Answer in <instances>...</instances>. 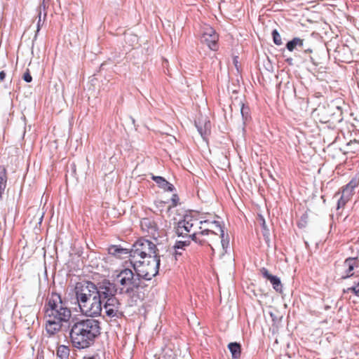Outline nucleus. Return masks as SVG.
<instances>
[{"label":"nucleus","mask_w":359,"mask_h":359,"mask_svg":"<svg viewBox=\"0 0 359 359\" xmlns=\"http://www.w3.org/2000/svg\"><path fill=\"white\" fill-rule=\"evenodd\" d=\"M151 241L138 239L130 250V262L139 276L154 277L158 273L160 257Z\"/></svg>","instance_id":"1"},{"label":"nucleus","mask_w":359,"mask_h":359,"mask_svg":"<svg viewBox=\"0 0 359 359\" xmlns=\"http://www.w3.org/2000/svg\"><path fill=\"white\" fill-rule=\"evenodd\" d=\"M104 280L97 285L91 281L79 282L75 286V295L81 312L89 317L100 316L102 311V297L107 290L103 289Z\"/></svg>","instance_id":"2"},{"label":"nucleus","mask_w":359,"mask_h":359,"mask_svg":"<svg viewBox=\"0 0 359 359\" xmlns=\"http://www.w3.org/2000/svg\"><path fill=\"white\" fill-rule=\"evenodd\" d=\"M101 332L100 323L93 318L77 320L72 322L69 330V339L72 346L84 349L93 346Z\"/></svg>","instance_id":"3"},{"label":"nucleus","mask_w":359,"mask_h":359,"mask_svg":"<svg viewBox=\"0 0 359 359\" xmlns=\"http://www.w3.org/2000/svg\"><path fill=\"white\" fill-rule=\"evenodd\" d=\"M152 278L139 276L137 273H134L131 269L126 268L116 274L111 284L118 294H126L135 300L142 299L144 294L142 290L147 287L145 281L150 280Z\"/></svg>","instance_id":"4"},{"label":"nucleus","mask_w":359,"mask_h":359,"mask_svg":"<svg viewBox=\"0 0 359 359\" xmlns=\"http://www.w3.org/2000/svg\"><path fill=\"white\" fill-rule=\"evenodd\" d=\"M45 317L50 318L62 324L69 323L72 311L62 302L59 294L53 292L44 305Z\"/></svg>","instance_id":"5"},{"label":"nucleus","mask_w":359,"mask_h":359,"mask_svg":"<svg viewBox=\"0 0 359 359\" xmlns=\"http://www.w3.org/2000/svg\"><path fill=\"white\" fill-rule=\"evenodd\" d=\"M106 289L107 294L106 297H102V309H104L106 316L111 320H116L123 316V311L121 309V304L116 297V290L109 280H104V287Z\"/></svg>","instance_id":"6"},{"label":"nucleus","mask_w":359,"mask_h":359,"mask_svg":"<svg viewBox=\"0 0 359 359\" xmlns=\"http://www.w3.org/2000/svg\"><path fill=\"white\" fill-rule=\"evenodd\" d=\"M211 233L213 235L216 239L217 240V236L213 234L211 230L208 229H205L203 231H200L199 232L192 233L191 235L184 237L185 240L184 241H176L174 249H180L184 250V248L189 245L191 243V240L195 241L196 243H199L200 245H204V243L206 241L205 239L201 237L205 234Z\"/></svg>","instance_id":"7"},{"label":"nucleus","mask_w":359,"mask_h":359,"mask_svg":"<svg viewBox=\"0 0 359 359\" xmlns=\"http://www.w3.org/2000/svg\"><path fill=\"white\" fill-rule=\"evenodd\" d=\"M194 226L193 219L191 215H185L182 219L180 220L174 227L175 233L178 237H185L191 235Z\"/></svg>","instance_id":"8"},{"label":"nucleus","mask_w":359,"mask_h":359,"mask_svg":"<svg viewBox=\"0 0 359 359\" xmlns=\"http://www.w3.org/2000/svg\"><path fill=\"white\" fill-rule=\"evenodd\" d=\"M218 39L219 35L212 27L208 25L203 27L201 41L202 42L205 43L210 49L212 50H216L217 49Z\"/></svg>","instance_id":"9"},{"label":"nucleus","mask_w":359,"mask_h":359,"mask_svg":"<svg viewBox=\"0 0 359 359\" xmlns=\"http://www.w3.org/2000/svg\"><path fill=\"white\" fill-rule=\"evenodd\" d=\"M261 272L263 277L270 281L273 285V288L276 292H280L282 291L283 285L281 284L280 279L278 276L271 274L266 268H262L261 269Z\"/></svg>","instance_id":"10"},{"label":"nucleus","mask_w":359,"mask_h":359,"mask_svg":"<svg viewBox=\"0 0 359 359\" xmlns=\"http://www.w3.org/2000/svg\"><path fill=\"white\" fill-rule=\"evenodd\" d=\"M46 318V331L50 337L54 336L61 330L63 324L50 318Z\"/></svg>","instance_id":"11"},{"label":"nucleus","mask_w":359,"mask_h":359,"mask_svg":"<svg viewBox=\"0 0 359 359\" xmlns=\"http://www.w3.org/2000/svg\"><path fill=\"white\" fill-rule=\"evenodd\" d=\"M140 226L143 231L154 236L157 227L154 221L150 218H143L140 221Z\"/></svg>","instance_id":"12"},{"label":"nucleus","mask_w":359,"mask_h":359,"mask_svg":"<svg viewBox=\"0 0 359 359\" xmlns=\"http://www.w3.org/2000/svg\"><path fill=\"white\" fill-rule=\"evenodd\" d=\"M151 179L157 184L159 188L164 191L172 192L175 189L174 185L163 177L152 175Z\"/></svg>","instance_id":"13"},{"label":"nucleus","mask_w":359,"mask_h":359,"mask_svg":"<svg viewBox=\"0 0 359 359\" xmlns=\"http://www.w3.org/2000/svg\"><path fill=\"white\" fill-rule=\"evenodd\" d=\"M210 224L211 226L215 225V226L217 228L219 232L220 233L219 238L220 239V243L222 244V246L224 250L227 248L229 246V241L228 238V236H226V237L225 238L224 229L222 227L220 222L218 221H216V220H213V222H210Z\"/></svg>","instance_id":"14"},{"label":"nucleus","mask_w":359,"mask_h":359,"mask_svg":"<svg viewBox=\"0 0 359 359\" xmlns=\"http://www.w3.org/2000/svg\"><path fill=\"white\" fill-rule=\"evenodd\" d=\"M304 40L302 39L294 37L286 43V48L290 52L294 50H300L304 48Z\"/></svg>","instance_id":"15"},{"label":"nucleus","mask_w":359,"mask_h":359,"mask_svg":"<svg viewBox=\"0 0 359 359\" xmlns=\"http://www.w3.org/2000/svg\"><path fill=\"white\" fill-rule=\"evenodd\" d=\"M109 254L117 257L118 258H122L123 255H128L130 256V250L126 248H123L120 245H111L108 249Z\"/></svg>","instance_id":"16"},{"label":"nucleus","mask_w":359,"mask_h":359,"mask_svg":"<svg viewBox=\"0 0 359 359\" xmlns=\"http://www.w3.org/2000/svg\"><path fill=\"white\" fill-rule=\"evenodd\" d=\"M6 169L4 166H0V199L4 193L7 183Z\"/></svg>","instance_id":"17"},{"label":"nucleus","mask_w":359,"mask_h":359,"mask_svg":"<svg viewBox=\"0 0 359 359\" xmlns=\"http://www.w3.org/2000/svg\"><path fill=\"white\" fill-rule=\"evenodd\" d=\"M228 348L229 349L232 358L237 359L240 358L241 353V346L237 342H231L228 344Z\"/></svg>","instance_id":"18"},{"label":"nucleus","mask_w":359,"mask_h":359,"mask_svg":"<svg viewBox=\"0 0 359 359\" xmlns=\"http://www.w3.org/2000/svg\"><path fill=\"white\" fill-rule=\"evenodd\" d=\"M355 259L356 258L353 257H348L346 259L344 264L348 266V269L346 271V276H343V278H348L353 275L351 272L355 266Z\"/></svg>","instance_id":"19"},{"label":"nucleus","mask_w":359,"mask_h":359,"mask_svg":"<svg viewBox=\"0 0 359 359\" xmlns=\"http://www.w3.org/2000/svg\"><path fill=\"white\" fill-rule=\"evenodd\" d=\"M70 350L67 346L60 345L57 347L56 355L58 359H68Z\"/></svg>","instance_id":"20"},{"label":"nucleus","mask_w":359,"mask_h":359,"mask_svg":"<svg viewBox=\"0 0 359 359\" xmlns=\"http://www.w3.org/2000/svg\"><path fill=\"white\" fill-rule=\"evenodd\" d=\"M195 125H196V127L197 128L198 133H200V135L202 137H204L205 135H206L208 134V132L209 131L210 128V121H205L204 126H202L200 124V123H198L197 121L195 122Z\"/></svg>","instance_id":"21"},{"label":"nucleus","mask_w":359,"mask_h":359,"mask_svg":"<svg viewBox=\"0 0 359 359\" xmlns=\"http://www.w3.org/2000/svg\"><path fill=\"white\" fill-rule=\"evenodd\" d=\"M202 238L205 239L206 241L204 243V244L207 243L212 249V250L213 251L214 250V248L212 246V243H218L219 242V236L217 234V240L216 239V238L212 235L211 233H208V234H205L203 235L202 237Z\"/></svg>","instance_id":"22"},{"label":"nucleus","mask_w":359,"mask_h":359,"mask_svg":"<svg viewBox=\"0 0 359 359\" xmlns=\"http://www.w3.org/2000/svg\"><path fill=\"white\" fill-rule=\"evenodd\" d=\"M212 221H210L208 219H205V220H201L200 222V224L203 226H200V229L201 231H203L205 229H208L210 230H211L212 233L213 234H215L216 236H217V233L215 232V230H218L217 228L215 226V225H212L211 226L210 224V222H212Z\"/></svg>","instance_id":"23"},{"label":"nucleus","mask_w":359,"mask_h":359,"mask_svg":"<svg viewBox=\"0 0 359 359\" xmlns=\"http://www.w3.org/2000/svg\"><path fill=\"white\" fill-rule=\"evenodd\" d=\"M351 198L348 195L341 193V196L337 202V209L343 208Z\"/></svg>","instance_id":"24"},{"label":"nucleus","mask_w":359,"mask_h":359,"mask_svg":"<svg viewBox=\"0 0 359 359\" xmlns=\"http://www.w3.org/2000/svg\"><path fill=\"white\" fill-rule=\"evenodd\" d=\"M271 34H272L273 43L277 46L282 45V43H283L282 39H281V36H280L279 32H278V30L273 29L272 31Z\"/></svg>","instance_id":"25"},{"label":"nucleus","mask_w":359,"mask_h":359,"mask_svg":"<svg viewBox=\"0 0 359 359\" xmlns=\"http://www.w3.org/2000/svg\"><path fill=\"white\" fill-rule=\"evenodd\" d=\"M241 114L242 118L244 121L248 120V118L250 117L249 107L245 106L244 104H241Z\"/></svg>","instance_id":"26"},{"label":"nucleus","mask_w":359,"mask_h":359,"mask_svg":"<svg viewBox=\"0 0 359 359\" xmlns=\"http://www.w3.org/2000/svg\"><path fill=\"white\" fill-rule=\"evenodd\" d=\"M348 187L355 189L359 185V177L355 176L351 179V180L346 184Z\"/></svg>","instance_id":"27"},{"label":"nucleus","mask_w":359,"mask_h":359,"mask_svg":"<svg viewBox=\"0 0 359 359\" xmlns=\"http://www.w3.org/2000/svg\"><path fill=\"white\" fill-rule=\"evenodd\" d=\"M353 292L356 296L359 297V282L355 285L346 289V290H344V292Z\"/></svg>","instance_id":"28"},{"label":"nucleus","mask_w":359,"mask_h":359,"mask_svg":"<svg viewBox=\"0 0 359 359\" xmlns=\"http://www.w3.org/2000/svg\"><path fill=\"white\" fill-rule=\"evenodd\" d=\"M42 8L43 10L45 9L44 2H43L39 6V14H38L39 20L37 22V32L39 31L41 22V8Z\"/></svg>","instance_id":"29"},{"label":"nucleus","mask_w":359,"mask_h":359,"mask_svg":"<svg viewBox=\"0 0 359 359\" xmlns=\"http://www.w3.org/2000/svg\"><path fill=\"white\" fill-rule=\"evenodd\" d=\"M353 191H354L353 188H351V187L348 188V186L346 185L342 187L341 193H343L344 194H347L348 195V196H350L351 198L353 194Z\"/></svg>","instance_id":"30"},{"label":"nucleus","mask_w":359,"mask_h":359,"mask_svg":"<svg viewBox=\"0 0 359 359\" xmlns=\"http://www.w3.org/2000/svg\"><path fill=\"white\" fill-rule=\"evenodd\" d=\"M23 80L27 83H30L32 81V77L29 74V69L23 75Z\"/></svg>","instance_id":"31"},{"label":"nucleus","mask_w":359,"mask_h":359,"mask_svg":"<svg viewBox=\"0 0 359 359\" xmlns=\"http://www.w3.org/2000/svg\"><path fill=\"white\" fill-rule=\"evenodd\" d=\"M179 196L177 194H172L171 197V201L173 207H176L179 203Z\"/></svg>","instance_id":"32"},{"label":"nucleus","mask_w":359,"mask_h":359,"mask_svg":"<svg viewBox=\"0 0 359 359\" xmlns=\"http://www.w3.org/2000/svg\"><path fill=\"white\" fill-rule=\"evenodd\" d=\"M301 50H302L304 53H305V54L311 53L313 52V50L309 47L305 48L304 47L303 48H301Z\"/></svg>","instance_id":"33"},{"label":"nucleus","mask_w":359,"mask_h":359,"mask_svg":"<svg viewBox=\"0 0 359 359\" xmlns=\"http://www.w3.org/2000/svg\"><path fill=\"white\" fill-rule=\"evenodd\" d=\"M6 77V73L4 71L0 72V81H2Z\"/></svg>","instance_id":"34"},{"label":"nucleus","mask_w":359,"mask_h":359,"mask_svg":"<svg viewBox=\"0 0 359 359\" xmlns=\"http://www.w3.org/2000/svg\"><path fill=\"white\" fill-rule=\"evenodd\" d=\"M262 228L264 231H268V229L266 228V225L265 223V220L262 219Z\"/></svg>","instance_id":"35"},{"label":"nucleus","mask_w":359,"mask_h":359,"mask_svg":"<svg viewBox=\"0 0 359 359\" xmlns=\"http://www.w3.org/2000/svg\"><path fill=\"white\" fill-rule=\"evenodd\" d=\"M175 250V255L177 257V255H181L182 252L179 251L180 249H174Z\"/></svg>","instance_id":"36"},{"label":"nucleus","mask_w":359,"mask_h":359,"mask_svg":"<svg viewBox=\"0 0 359 359\" xmlns=\"http://www.w3.org/2000/svg\"><path fill=\"white\" fill-rule=\"evenodd\" d=\"M286 62L289 64V65H292V58H288L286 60Z\"/></svg>","instance_id":"37"},{"label":"nucleus","mask_w":359,"mask_h":359,"mask_svg":"<svg viewBox=\"0 0 359 359\" xmlns=\"http://www.w3.org/2000/svg\"><path fill=\"white\" fill-rule=\"evenodd\" d=\"M263 235H264V236H268V235H269V230L268 231H264V230Z\"/></svg>","instance_id":"38"},{"label":"nucleus","mask_w":359,"mask_h":359,"mask_svg":"<svg viewBox=\"0 0 359 359\" xmlns=\"http://www.w3.org/2000/svg\"><path fill=\"white\" fill-rule=\"evenodd\" d=\"M309 59H310V61H311L313 64H315L314 60H313V58L311 56H310Z\"/></svg>","instance_id":"39"},{"label":"nucleus","mask_w":359,"mask_h":359,"mask_svg":"<svg viewBox=\"0 0 359 359\" xmlns=\"http://www.w3.org/2000/svg\"><path fill=\"white\" fill-rule=\"evenodd\" d=\"M83 359H95L94 357H87L83 358Z\"/></svg>","instance_id":"40"},{"label":"nucleus","mask_w":359,"mask_h":359,"mask_svg":"<svg viewBox=\"0 0 359 359\" xmlns=\"http://www.w3.org/2000/svg\"><path fill=\"white\" fill-rule=\"evenodd\" d=\"M43 16H44V18H46V13H44Z\"/></svg>","instance_id":"41"},{"label":"nucleus","mask_w":359,"mask_h":359,"mask_svg":"<svg viewBox=\"0 0 359 359\" xmlns=\"http://www.w3.org/2000/svg\"><path fill=\"white\" fill-rule=\"evenodd\" d=\"M132 121L134 123H135V119L132 118Z\"/></svg>","instance_id":"42"}]
</instances>
